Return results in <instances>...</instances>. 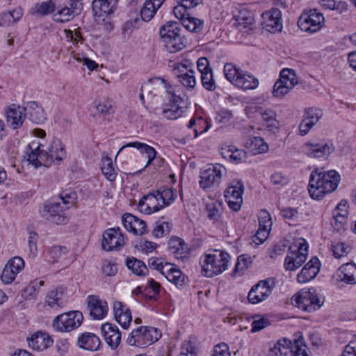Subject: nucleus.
I'll list each match as a JSON object with an SVG mask.
<instances>
[{
	"mask_svg": "<svg viewBox=\"0 0 356 356\" xmlns=\"http://www.w3.org/2000/svg\"><path fill=\"white\" fill-rule=\"evenodd\" d=\"M340 175L335 170L318 172L314 170L309 177L308 191L310 197L320 200L325 195L334 191L340 182Z\"/></svg>",
	"mask_w": 356,
	"mask_h": 356,
	"instance_id": "obj_1",
	"label": "nucleus"
},
{
	"mask_svg": "<svg viewBox=\"0 0 356 356\" xmlns=\"http://www.w3.org/2000/svg\"><path fill=\"white\" fill-rule=\"evenodd\" d=\"M163 84V88L166 95H168L169 104L163 106L161 112L155 111L156 114L162 115L167 120H176L182 115L184 107L182 106L184 99L181 96L179 86L170 85L164 79L159 78Z\"/></svg>",
	"mask_w": 356,
	"mask_h": 356,
	"instance_id": "obj_2",
	"label": "nucleus"
},
{
	"mask_svg": "<svg viewBox=\"0 0 356 356\" xmlns=\"http://www.w3.org/2000/svg\"><path fill=\"white\" fill-rule=\"evenodd\" d=\"M161 337L160 330L154 327L140 326L129 334L127 343L130 346L145 348L156 342Z\"/></svg>",
	"mask_w": 356,
	"mask_h": 356,
	"instance_id": "obj_3",
	"label": "nucleus"
},
{
	"mask_svg": "<svg viewBox=\"0 0 356 356\" xmlns=\"http://www.w3.org/2000/svg\"><path fill=\"white\" fill-rule=\"evenodd\" d=\"M290 255L284 260V267L287 270H295L300 267L307 259L308 245L304 238H298L289 247Z\"/></svg>",
	"mask_w": 356,
	"mask_h": 356,
	"instance_id": "obj_4",
	"label": "nucleus"
},
{
	"mask_svg": "<svg viewBox=\"0 0 356 356\" xmlns=\"http://www.w3.org/2000/svg\"><path fill=\"white\" fill-rule=\"evenodd\" d=\"M291 300L296 307L308 312H314L321 306L314 289L301 290L292 297Z\"/></svg>",
	"mask_w": 356,
	"mask_h": 356,
	"instance_id": "obj_5",
	"label": "nucleus"
},
{
	"mask_svg": "<svg viewBox=\"0 0 356 356\" xmlns=\"http://www.w3.org/2000/svg\"><path fill=\"white\" fill-rule=\"evenodd\" d=\"M83 314L79 311H71L56 316L53 327L59 332H70L79 327L83 321Z\"/></svg>",
	"mask_w": 356,
	"mask_h": 356,
	"instance_id": "obj_6",
	"label": "nucleus"
},
{
	"mask_svg": "<svg viewBox=\"0 0 356 356\" xmlns=\"http://www.w3.org/2000/svg\"><path fill=\"white\" fill-rule=\"evenodd\" d=\"M325 18L322 13L316 9H310L303 13L299 17L298 25L305 32L315 33L318 31L324 25Z\"/></svg>",
	"mask_w": 356,
	"mask_h": 356,
	"instance_id": "obj_7",
	"label": "nucleus"
},
{
	"mask_svg": "<svg viewBox=\"0 0 356 356\" xmlns=\"http://www.w3.org/2000/svg\"><path fill=\"white\" fill-rule=\"evenodd\" d=\"M298 83L296 74L293 70L284 69L281 71L280 79L275 83L273 95L280 98L286 95Z\"/></svg>",
	"mask_w": 356,
	"mask_h": 356,
	"instance_id": "obj_8",
	"label": "nucleus"
},
{
	"mask_svg": "<svg viewBox=\"0 0 356 356\" xmlns=\"http://www.w3.org/2000/svg\"><path fill=\"white\" fill-rule=\"evenodd\" d=\"M275 286V284L273 278L260 280L252 286L250 290L248 295L249 302L251 304H258L266 300L271 294Z\"/></svg>",
	"mask_w": 356,
	"mask_h": 356,
	"instance_id": "obj_9",
	"label": "nucleus"
},
{
	"mask_svg": "<svg viewBox=\"0 0 356 356\" xmlns=\"http://www.w3.org/2000/svg\"><path fill=\"white\" fill-rule=\"evenodd\" d=\"M67 209L68 207L61 205L60 202L54 200H49L44 204L41 214L49 222L56 225L65 224L67 217L65 215V211Z\"/></svg>",
	"mask_w": 356,
	"mask_h": 356,
	"instance_id": "obj_10",
	"label": "nucleus"
},
{
	"mask_svg": "<svg viewBox=\"0 0 356 356\" xmlns=\"http://www.w3.org/2000/svg\"><path fill=\"white\" fill-rule=\"evenodd\" d=\"M332 143L326 141H310L302 145L303 154L309 158L320 159L328 156L333 151Z\"/></svg>",
	"mask_w": 356,
	"mask_h": 356,
	"instance_id": "obj_11",
	"label": "nucleus"
},
{
	"mask_svg": "<svg viewBox=\"0 0 356 356\" xmlns=\"http://www.w3.org/2000/svg\"><path fill=\"white\" fill-rule=\"evenodd\" d=\"M225 168L216 164L201 172L200 186L204 189L218 187L221 181Z\"/></svg>",
	"mask_w": 356,
	"mask_h": 356,
	"instance_id": "obj_12",
	"label": "nucleus"
},
{
	"mask_svg": "<svg viewBox=\"0 0 356 356\" xmlns=\"http://www.w3.org/2000/svg\"><path fill=\"white\" fill-rule=\"evenodd\" d=\"M244 186L241 181H234L225 191V200L232 210L238 211L243 203Z\"/></svg>",
	"mask_w": 356,
	"mask_h": 356,
	"instance_id": "obj_13",
	"label": "nucleus"
},
{
	"mask_svg": "<svg viewBox=\"0 0 356 356\" xmlns=\"http://www.w3.org/2000/svg\"><path fill=\"white\" fill-rule=\"evenodd\" d=\"M124 245V238L119 227L111 228L103 234L102 248L106 251L120 250Z\"/></svg>",
	"mask_w": 356,
	"mask_h": 356,
	"instance_id": "obj_14",
	"label": "nucleus"
},
{
	"mask_svg": "<svg viewBox=\"0 0 356 356\" xmlns=\"http://www.w3.org/2000/svg\"><path fill=\"white\" fill-rule=\"evenodd\" d=\"M263 28L269 32L281 31L282 29V13L278 8H272L262 14Z\"/></svg>",
	"mask_w": 356,
	"mask_h": 356,
	"instance_id": "obj_15",
	"label": "nucleus"
},
{
	"mask_svg": "<svg viewBox=\"0 0 356 356\" xmlns=\"http://www.w3.org/2000/svg\"><path fill=\"white\" fill-rule=\"evenodd\" d=\"M122 223L124 228L135 235H143L147 233L145 221L139 219L138 217L126 213L122 216Z\"/></svg>",
	"mask_w": 356,
	"mask_h": 356,
	"instance_id": "obj_16",
	"label": "nucleus"
},
{
	"mask_svg": "<svg viewBox=\"0 0 356 356\" xmlns=\"http://www.w3.org/2000/svg\"><path fill=\"white\" fill-rule=\"evenodd\" d=\"M88 309L94 319H102L108 312L107 302L98 296L90 295L87 298Z\"/></svg>",
	"mask_w": 356,
	"mask_h": 356,
	"instance_id": "obj_17",
	"label": "nucleus"
},
{
	"mask_svg": "<svg viewBox=\"0 0 356 356\" xmlns=\"http://www.w3.org/2000/svg\"><path fill=\"white\" fill-rule=\"evenodd\" d=\"M26 120L25 108L13 104L6 111V122L13 129L20 128Z\"/></svg>",
	"mask_w": 356,
	"mask_h": 356,
	"instance_id": "obj_18",
	"label": "nucleus"
},
{
	"mask_svg": "<svg viewBox=\"0 0 356 356\" xmlns=\"http://www.w3.org/2000/svg\"><path fill=\"white\" fill-rule=\"evenodd\" d=\"M322 116L321 111L309 108L306 110L303 119L299 125V131L301 136L308 134L309 130L318 122Z\"/></svg>",
	"mask_w": 356,
	"mask_h": 356,
	"instance_id": "obj_19",
	"label": "nucleus"
},
{
	"mask_svg": "<svg viewBox=\"0 0 356 356\" xmlns=\"http://www.w3.org/2000/svg\"><path fill=\"white\" fill-rule=\"evenodd\" d=\"M70 2L69 1L70 7L66 6L59 9L57 13L54 14L53 18L54 21L58 22H67L80 13L83 8V3Z\"/></svg>",
	"mask_w": 356,
	"mask_h": 356,
	"instance_id": "obj_20",
	"label": "nucleus"
},
{
	"mask_svg": "<svg viewBox=\"0 0 356 356\" xmlns=\"http://www.w3.org/2000/svg\"><path fill=\"white\" fill-rule=\"evenodd\" d=\"M106 343L113 350L116 349L121 341V333L116 325L106 323L101 327Z\"/></svg>",
	"mask_w": 356,
	"mask_h": 356,
	"instance_id": "obj_21",
	"label": "nucleus"
},
{
	"mask_svg": "<svg viewBox=\"0 0 356 356\" xmlns=\"http://www.w3.org/2000/svg\"><path fill=\"white\" fill-rule=\"evenodd\" d=\"M29 346L38 351L44 350L53 344V339L50 336L43 332L38 331L27 338Z\"/></svg>",
	"mask_w": 356,
	"mask_h": 356,
	"instance_id": "obj_22",
	"label": "nucleus"
},
{
	"mask_svg": "<svg viewBox=\"0 0 356 356\" xmlns=\"http://www.w3.org/2000/svg\"><path fill=\"white\" fill-rule=\"evenodd\" d=\"M320 270V261L317 257H313L305 264L297 276L300 283H306L313 280Z\"/></svg>",
	"mask_w": 356,
	"mask_h": 356,
	"instance_id": "obj_23",
	"label": "nucleus"
},
{
	"mask_svg": "<svg viewBox=\"0 0 356 356\" xmlns=\"http://www.w3.org/2000/svg\"><path fill=\"white\" fill-rule=\"evenodd\" d=\"M337 281L348 284H356V265L346 263L341 265L334 275Z\"/></svg>",
	"mask_w": 356,
	"mask_h": 356,
	"instance_id": "obj_24",
	"label": "nucleus"
},
{
	"mask_svg": "<svg viewBox=\"0 0 356 356\" xmlns=\"http://www.w3.org/2000/svg\"><path fill=\"white\" fill-rule=\"evenodd\" d=\"M113 312L116 321L122 328L127 329L132 320L129 308L123 305L122 302L116 301L113 303Z\"/></svg>",
	"mask_w": 356,
	"mask_h": 356,
	"instance_id": "obj_25",
	"label": "nucleus"
},
{
	"mask_svg": "<svg viewBox=\"0 0 356 356\" xmlns=\"http://www.w3.org/2000/svg\"><path fill=\"white\" fill-rule=\"evenodd\" d=\"M26 153L28 154V161L35 168L42 165L47 166L44 152L40 150V145L38 143L33 142L29 144L27 147Z\"/></svg>",
	"mask_w": 356,
	"mask_h": 356,
	"instance_id": "obj_26",
	"label": "nucleus"
},
{
	"mask_svg": "<svg viewBox=\"0 0 356 356\" xmlns=\"http://www.w3.org/2000/svg\"><path fill=\"white\" fill-rule=\"evenodd\" d=\"M44 152L47 166L50 165L52 162L61 161L66 154L64 146L60 140H54L49 147L48 151H44Z\"/></svg>",
	"mask_w": 356,
	"mask_h": 356,
	"instance_id": "obj_27",
	"label": "nucleus"
},
{
	"mask_svg": "<svg viewBox=\"0 0 356 356\" xmlns=\"http://www.w3.org/2000/svg\"><path fill=\"white\" fill-rule=\"evenodd\" d=\"M24 108H25L26 116L28 115L33 122L42 124L45 121L46 115L44 109L35 102H30Z\"/></svg>",
	"mask_w": 356,
	"mask_h": 356,
	"instance_id": "obj_28",
	"label": "nucleus"
},
{
	"mask_svg": "<svg viewBox=\"0 0 356 356\" xmlns=\"http://www.w3.org/2000/svg\"><path fill=\"white\" fill-rule=\"evenodd\" d=\"M295 345V339L293 341L289 340L286 338H283L277 343H275L273 347L270 348V353L272 355L275 356H286L292 353L294 350L293 347Z\"/></svg>",
	"mask_w": 356,
	"mask_h": 356,
	"instance_id": "obj_29",
	"label": "nucleus"
},
{
	"mask_svg": "<svg viewBox=\"0 0 356 356\" xmlns=\"http://www.w3.org/2000/svg\"><path fill=\"white\" fill-rule=\"evenodd\" d=\"M78 344L80 348L90 351L97 350L100 346L99 338L93 333L85 332L78 338Z\"/></svg>",
	"mask_w": 356,
	"mask_h": 356,
	"instance_id": "obj_30",
	"label": "nucleus"
},
{
	"mask_svg": "<svg viewBox=\"0 0 356 356\" xmlns=\"http://www.w3.org/2000/svg\"><path fill=\"white\" fill-rule=\"evenodd\" d=\"M168 249L177 259H183L188 254L189 249L184 240L179 237L170 238Z\"/></svg>",
	"mask_w": 356,
	"mask_h": 356,
	"instance_id": "obj_31",
	"label": "nucleus"
},
{
	"mask_svg": "<svg viewBox=\"0 0 356 356\" xmlns=\"http://www.w3.org/2000/svg\"><path fill=\"white\" fill-rule=\"evenodd\" d=\"M234 85L243 90H253L258 87L259 80L250 73L242 70Z\"/></svg>",
	"mask_w": 356,
	"mask_h": 356,
	"instance_id": "obj_32",
	"label": "nucleus"
},
{
	"mask_svg": "<svg viewBox=\"0 0 356 356\" xmlns=\"http://www.w3.org/2000/svg\"><path fill=\"white\" fill-rule=\"evenodd\" d=\"M165 273L163 276L169 282L174 283L177 286H182L184 282V275L180 269L170 263L164 268Z\"/></svg>",
	"mask_w": 356,
	"mask_h": 356,
	"instance_id": "obj_33",
	"label": "nucleus"
},
{
	"mask_svg": "<svg viewBox=\"0 0 356 356\" xmlns=\"http://www.w3.org/2000/svg\"><path fill=\"white\" fill-rule=\"evenodd\" d=\"M259 113L264 122V125L269 131L275 132L278 130L280 123L276 118L277 114L275 111L270 108H260Z\"/></svg>",
	"mask_w": 356,
	"mask_h": 356,
	"instance_id": "obj_34",
	"label": "nucleus"
},
{
	"mask_svg": "<svg viewBox=\"0 0 356 356\" xmlns=\"http://www.w3.org/2000/svg\"><path fill=\"white\" fill-rule=\"evenodd\" d=\"M126 147H134L140 150V152L145 153L148 158L147 165H149L154 159L156 154V152L153 147L147 145V144L136 141L129 143L127 145H123L118 152L115 159L117 158L120 152Z\"/></svg>",
	"mask_w": 356,
	"mask_h": 356,
	"instance_id": "obj_35",
	"label": "nucleus"
},
{
	"mask_svg": "<svg viewBox=\"0 0 356 356\" xmlns=\"http://www.w3.org/2000/svg\"><path fill=\"white\" fill-rule=\"evenodd\" d=\"M229 259V254L225 252L207 254V261L213 263L212 265L215 266L217 269H220V274L226 270Z\"/></svg>",
	"mask_w": 356,
	"mask_h": 356,
	"instance_id": "obj_36",
	"label": "nucleus"
},
{
	"mask_svg": "<svg viewBox=\"0 0 356 356\" xmlns=\"http://www.w3.org/2000/svg\"><path fill=\"white\" fill-rule=\"evenodd\" d=\"M167 41L164 42L166 50L170 53H175L184 49L186 46V40L181 33L177 34L172 38H166Z\"/></svg>",
	"mask_w": 356,
	"mask_h": 356,
	"instance_id": "obj_37",
	"label": "nucleus"
},
{
	"mask_svg": "<svg viewBox=\"0 0 356 356\" xmlns=\"http://www.w3.org/2000/svg\"><path fill=\"white\" fill-rule=\"evenodd\" d=\"M56 9V3L54 1L39 2L31 8V13L33 15L44 16L53 13Z\"/></svg>",
	"mask_w": 356,
	"mask_h": 356,
	"instance_id": "obj_38",
	"label": "nucleus"
},
{
	"mask_svg": "<svg viewBox=\"0 0 356 356\" xmlns=\"http://www.w3.org/2000/svg\"><path fill=\"white\" fill-rule=\"evenodd\" d=\"M117 3H110L109 0H94L92 9L95 15L99 16L109 15L113 13Z\"/></svg>",
	"mask_w": 356,
	"mask_h": 356,
	"instance_id": "obj_39",
	"label": "nucleus"
},
{
	"mask_svg": "<svg viewBox=\"0 0 356 356\" xmlns=\"http://www.w3.org/2000/svg\"><path fill=\"white\" fill-rule=\"evenodd\" d=\"M181 31V26L176 22H168L163 25L160 29V35L163 42L167 41L166 38H172Z\"/></svg>",
	"mask_w": 356,
	"mask_h": 356,
	"instance_id": "obj_40",
	"label": "nucleus"
},
{
	"mask_svg": "<svg viewBox=\"0 0 356 356\" xmlns=\"http://www.w3.org/2000/svg\"><path fill=\"white\" fill-rule=\"evenodd\" d=\"M245 145L254 154L265 152L268 147V145L260 137L249 138L245 142Z\"/></svg>",
	"mask_w": 356,
	"mask_h": 356,
	"instance_id": "obj_41",
	"label": "nucleus"
},
{
	"mask_svg": "<svg viewBox=\"0 0 356 356\" xmlns=\"http://www.w3.org/2000/svg\"><path fill=\"white\" fill-rule=\"evenodd\" d=\"M63 293L61 289H56L48 293L46 303L52 308L62 307L64 305L63 300Z\"/></svg>",
	"mask_w": 356,
	"mask_h": 356,
	"instance_id": "obj_42",
	"label": "nucleus"
},
{
	"mask_svg": "<svg viewBox=\"0 0 356 356\" xmlns=\"http://www.w3.org/2000/svg\"><path fill=\"white\" fill-rule=\"evenodd\" d=\"M126 265L133 273L138 276L145 275L148 271L145 263L134 257L127 258Z\"/></svg>",
	"mask_w": 356,
	"mask_h": 356,
	"instance_id": "obj_43",
	"label": "nucleus"
},
{
	"mask_svg": "<svg viewBox=\"0 0 356 356\" xmlns=\"http://www.w3.org/2000/svg\"><path fill=\"white\" fill-rule=\"evenodd\" d=\"M189 129H193L194 138H197L200 134L207 131L209 129L208 123L202 118H192L188 124Z\"/></svg>",
	"mask_w": 356,
	"mask_h": 356,
	"instance_id": "obj_44",
	"label": "nucleus"
},
{
	"mask_svg": "<svg viewBox=\"0 0 356 356\" xmlns=\"http://www.w3.org/2000/svg\"><path fill=\"white\" fill-rule=\"evenodd\" d=\"M222 155L225 158H229L236 163H241L245 159L246 153L245 151L238 149L229 147L222 149Z\"/></svg>",
	"mask_w": 356,
	"mask_h": 356,
	"instance_id": "obj_45",
	"label": "nucleus"
},
{
	"mask_svg": "<svg viewBox=\"0 0 356 356\" xmlns=\"http://www.w3.org/2000/svg\"><path fill=\"white\" fill-rule=\"evenodd\" d=\"M102 172L105 177L109 181H114L117 173L113 166L112 159L109 156H105L102 159Z\"/></svg>",
	"mask_w": 356,
	"mask_h": 356,
	"instance_id": "obj_46",
	"label": "nucleus"
},
{
	"mask_svg": "<svg viewBox=\"0 0 356 356\" xmlns=\"http://www.w3.org/2000/svg\"><path fill=\"white\" fill-rule=\"evenodd\" d=\"M159 7H157L150 0H146L140 10V17L143 21L149 22L152 19Z\"/></svg>",
	"mask_w": 356,
	"mask_h": 356,
	"instance_id": "obj_47",
	"label": "nucleus"
},
{
	"mask_svg": "<svg viewBox=\"0 0 356 356\" xmlns=\"http://www.w3.org/2000/svg\"><path fill=\"white\" fill-rule=\"evenodd\" d=\"M183 26L188 31L195 33H199L203 28V21L191 17V15L186 17L182 22Z\"/></svg>",
	"mask_w": 356,
	"mask_h": 356,
	"instance_id": "obj_48",
	"label": "nucleus"
},
{
	"mask_svg": "<svg viewBox=\"0 0 356 356\" xmlns=\"http://www.w3.org/2000/svg\"><path fill=\"white\" fill-rule=\"evenodd\" d=\"M161 285L154 279L148 280L147 284L145 287V295L150 300H156L160 292Z\"/></svg>",
	"mask_w": 356,
	"mask_h": 356,
	"instance_id": "obj_49",
	"label": "nucleus"
},
{
	"mask_svg": "<svg viewBox=\"0 0 356 356\" xmlns=\"http://www.w3.org/2000/svg\"><path fill=\"white\" fill-rule=\"evenodd\" d=\"M192 63L188 60H185L184 63H175L173 65V71L178 80L189 74L193 70L191 69Z\"/></svg>",
	"mask_w": 356,
	"mask_h": 356,
	"instance_id": "obj_50",
	"label": "nucleus"
},
{
	"mask_svg": "<svg viewBox=\"0 0 356 356\" xmlns=\"http://www.w3.org/2000/svg\"><path fill=\"white\" fill-rule=\"evenodd\" d=\"M241 71V69L230 63H226L224 66L225 76L232 84H234L236 79H238Z\"/></svg>",
	"mask_w": 356,
	"mask_h": 356,
	"instance_id": "obj_51",
	"label": "nucleus"
},
{
	"mask_svg": "<svg viewBox=\"0 0 356 356\" xmlns=\"http://www.w3.org/2000/svg\"><path fill=\"white\" fill-rule=\"evenodd\" d=\"M331 250L335 258L341 259L348 255L350 248L344 243L337 242L332 244Z\"/></svg>",
	"mask_w": 356,
	"mask_h": 356,
	"instance_id": "obj_52",
	"label": "nucleus"
},
{
	"mask_svg": "<svg viewBox=\"0 0 356 356\" xmlns=\"http://www.w3.org/2000/svg\"><path fill=\"white\" fill-rule=\"evenodd\" d=\"M43 281L35 280L32 282L29 286H27L23 292V296L25 298L31 299L35 297L42 286H43Z\"/></svg>",
	"mask_w": 356,
	"mask_h": 356,
	"instance_id": "obj_53",
	"label": "nucleus"
},
{
	"mask_svg": "<svg viewBox=\"0 0 356 356\" xmlns=\"http://www.w3.org/2000/svg\"><path fill=\"white\" fill-rule=\"evenodd\" d=\"M172 226L167 222H156L152 230V235L156 238H161L168 234Z\"/></svg>",
	"mask_w": 356,
	"mask_h": 356,
	"instance_id": "obj_54",
	"label": "nucleus"
},
{
	"mask_svg": "<svg viewBox=\"0 0 356 356\" xmlns=\"http://www.w3.org/2000/svg\"><path fill=\"white\" fill-rule=\"evenodd\" d=\"M222 209V204L220 202H213L208 204L207 206L208 217L211 220H218L221 215Z\"/></svg>",
	"mask_w": 356,
	"mask_h": 356,
	"instance_id": "obj_55",
	"label": "nucleus"
},
{
	"mask_svg": "<svg viewBox=\"0 0 356 356\" xmlns=\"http://www.w3.org/2000/svg\"><path fill=\"white\" fill-rule=\"evenodd\" d=\"M294 350L291 356H309L307 353L308 348L302 336L295 339Z\"/></svg>",
	"mask_w": 356,
	"mask_h": 356,
	"instance_id": "obj_56",
	"label": "nucleus"
},
{
	"mask_svg": "<svg viewBox=\"0 0 356 356\" xmlns=\"http://www.w3.org/2000/svg\"><path fill=\"white\" fill-rule=\"evenodd\" d=\"M201 81L202 86L207 90L213 91L216 88L212 71L202 73Z\"/></svg>",
	"mask_w": 356,
	"mask_h": 356,
	"instance_id": "obj_57",
	"label": "nucleus"
},
{
	"mask_svg": "<svg viewBox=\"0 0 356 356\" xmlns=\"http://www.w3.org/2000/svg\"><path fill=\"white\" fill-rule=\"evenodd\" d=\"M158 197L159 195H157L156 191L143 196V199L147 200L153 213L159 211L163 207V204H160L161 200Z\"/></svg>",
	"mask_w": 356,
	"mask_h": 356,
	"instance_id": "obj_58",
	"label": "nucleus"
},
{
	"mask_svg": "<svg viewBox=\"0 0 356 356\" xmlns=\"http://www.w3.org/2000/svg\"><path fill=\"white\" fill-rule=\"evenodd\" d=\"M97 111L103 116H109L114 113L113 103L109 99H104L96 106Z\"/></svg>",
	"mask_w": 356,
	"mask_h": 356,
	"instance_id": "obj_59",
	"label": "nucleus"
},
{
	"mask_svg": "<svg viewBox=\"0 0 356 356\" xmlns=\"http://www.w3.org/2000/svg\"><path fill=\"white\" fill-rule=\"evenodd\" d=\"M5 267H8L9 269L17 276V275L24 268V261L21 257H15L10 259L6 264Z\"/></svg>",
	"mask_w": 356,
	"mask_h": 356,
	"instance_id": "obj_60",
	"label": "nucleus"
},
{
	"mask_svg": "<svg viewBox=\"0 0 356 356\" xmlns=\"http://www.w3.org/2000/svg\"><path fill=\"white\" fill-rule=\"evenodd\" d=\"M159 199L162 202L163 207L169 205L175 199L174 191L170 188H165L162 191H156Z\"/></svg>",
	"mask_w": 356,
	"mask_h": 356,
	"instance_id": "obj_61",
	"label": "nucleus"
},
{
	"mask_svg": "<svg viewBox=\"0 0 356 356\" xmlns=\"http://www.w3.org/2000/svg\"><path fill=\"white\" fill-rule=\"evenodd\" d=\"M332 219L331 220V225L334 230L340 232L345 229L347 223L348 216L339 215L338 213H333Z\"/></svg>",
	"mask_w": 356,
	"mask_h": 356,
	"instance_id": "obj_62",
	"label": "nucleus"
},
{
	"mask_svg": "<svg viewBox=\"0 0 356 356\" xmlns=\"http://www.w3.org/2000/svg\"><path fill=\"white\" fill-rule=\"evenodd\" d=\"M67 253V248L65 246L54 245L48 251L50 261L54 263Z\"/></svg>",
	"mask_w": 356,
	"mask_h": 356,
	"instance_id": "obj_63",
	"label": "nucleus"
},
{
	"mask_svg": "<svg viewBox=\"0 0 356 356\" xmlns=\"http://www.w3.org/2000/svg\"><path fill=\"white\" fill-rule=\"evenodd\" d=\"M170 263L166 262L162 258L152 257L148 260L149 268L159 271L163 275L165 273L164 268Z\"/></svg>",
	"mask_w": 356,
	"mask_h": 356,
	"instance_id": "obj_64",
	"label": "nucleus"
}]
</instances>
